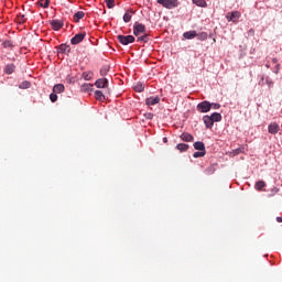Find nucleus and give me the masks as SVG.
Listing matches in <instances>:
<instances>
[{
    "label": "nucleus",
    "mask_w": 282,
    "mask_h": 282,
    "mask_svg": "<svg viewBox=\"0 0 282 282\" xmlns=\"http://www.w3.org/2000/svg\"><path fill=\"white\" fill-rule=\"evenodd\" d=\"M156 3L166 8V10H173V8H177L180 6L178 0H156Z\"/></svg>",
    "instance_id": "f257e3e1"
},
{
    "label": "nucleus",
    "mask_w": 282,
    "mask_h": 282,
    "mask_svg": "<svg viewBox=\"0 0 282 282\" xmlns=\"http://www.w3.org/2000/svg\"><path fill=\"white\" fill-rule=\"evenodd\" d=\"M117 41H119L121 45H129L135 42V37H133V35H118Z\"/></svg>",
    "instance_id": "f03ea898"
},
{
    "label": "nucleus",
    "mask_w": 282,
    "mask_h": 282,
    "mask_svg": "<svg viewBox=\"0 0 282 282\" xmlns=\"http://www.w3.org/2000/svg\"><path fill=\"white\" fill-rule=\"evenodd\" d=\"M147 32V26L144 24L135 22L133 25V34L134 36H141V34H144Z\"/></svg>",
    "instance_id": "7ed1b4c3"
},
{
    "label": "nucleus",
    "mask_w": 282,
    "mask_h": 282,
    "mask_svg": "<svg viewBox=\"0 0 282 282\" xmlns=\"http://www.w3.org/2000/svg\"><path fill=\"white\" fill-rule=\"evenodd\" d=\"M212 109L210 101H202L197 105V110L200 111V113H208V111Z\"/></svg>",
    "instance_id": "20e7f679"
},
{
    "label": "nucleus",
    "mask_w": 282,
    "mask_h": 282,
    "mask_svg": "<svg viewBox=\"0 0 282 282\" xmlns=\"http://www.w3.org/2000/svg\"><path fill=\"white\" fill-rule=\"evenodd\" d=\"M85 36H87V33H85V32L76 34L70 40L72 45H78V43H83V41H85Z\"/></svg>",
    "instance_id": "39448f33"
},
{
    "label": "nucleus",
    "mask_w": 282,
    "mask_h": 282,
    "mask_svg": "<svg viewBox=\"0 0 282 282\" xmlns=\"http://www.w3.org/2000/svg\"><path fill=\"white\" fill-rule=\"evenodd\" d=\"M95 87L97 89H107L109 87V80L107 78H99L95 82Z\"/></svg>",
    "instance_id": "423d86ee"
},
{
    "label": "nucleus",
    "mask_w": 282,
    "mask_h": 282,
    "mask_svg": "<svg viewBox=\"0 0 282 282\" xmlns=\"http://www.w3.org/2000/svg\"><path fill=\"white\" fill-rule=\"evenodd\" d=\"M51 28L55 32H58V30L63 29V25H65V22L63 20H52L51 22Z\"/></svg>",
    "instance_id": "0eeeda50"
},
{
    "label": "nucleus",
    "mask_w": 282,
    "mask_h": 282,
    "mask_svg": "<svg viewBox=\"0 0 282 282\" xmlns=\"http://www.w3.org/2000/svg\"><path fill=\"white\" fill-rule=\"evenodd\" d=\"M241 18V13H239V11H232V12H228L226 15L227 21H238V19Z\"/></svg>",
    "instance_id": "6e6552de"
},
{
    "label": "nucleus",
    "mask_w": 282,
    "mask_h": 282,
    "mask_svg": "<svg viewBox=\"0 0 282 282\" xmlns=\"http://www.w3.org/2000/svg\"><path fill=\"white\" fill-rule=\"evenodd\" d=\"M279 129H280V127H279V123H276V122H272L268 127V131L272 135H276V133H279Z\"/></svg>",
    "instance_id": "1a4fd4ad"
},
{
    "label": "nucleus",
    "mask_w": 282,
    "mask_h": 282,
    "mask_svg": "<svg viewBox=\"0 0 282 282\" xmlns=\"http://www.w3.org/2000/svg\"><path fill=\"white\" fill-rule=\"evenodd\" d=\"M160 104V97L155 96V97H148L145 99V105H148V107H152L153 105H158Z\"/></svg>",
    "instance_id": "9d476101"
},
{
    "label": "nucleus",
    "mask_w": 282,
    "mask_h": 282,
    "mask_svg": "<svg viewBox=\"0 0 282 282\" xmlns=\"http://www.w3.org/2000/svg\"><path fill=\"white\" fill-rule=\"evenodd\" d=\"M181 140H183V142H193V140H195V138L193 137V134H191L188 132H183L181 134Z\"/></svg>",
    "instance_id": "9b49d317"
},
{
    "label": "nucleus",
    "mask_w": 282,
    "mask_h": 282,
    "mask_svg": "<svg viewBox=\"0 0 282 282\" xmlns=\"http://www.w3.org/2000/svg\"><path fill=\"white\" fill-rule=\"evenodd\" d=\"M58 50L59 54H69V52H72V47L67 44L59 45Z\"/></svg>",
    "instance_id": "f8f14e48"
},
{
    "label": "nucleus",
    "mask_w": 282,
    "mask_h": 282,
    "mask_svg": "<svg viewBox=\"0 0 282 282\" xmlns=\"http://www.w3.org/2000/svg\"><path fill=\"white\" fill-rule=\"evenodd\" d=\"M203 120H204L205 126L207 127V129H213V126L215 124V122L213 121L210 116H204Z\"/></svg>",
    "instance_id": "ddd939ff"
},
{
    "label": "nucleus",
    "mask_w": 282,
    "mask_h": 282,
    "mask_svg": "<svg viewBox=\"0 0 282 282\" xmlns=\"http://www.w3.org/2000/svg\"><path fill=\"white\" fill-rule=\"evenodd\" d=\"M14 72H17V66L14 64L6 65L4 73H7L10 76V74H14Z\"/></svg>",
    "instance_id": "4468645a"
},
{
    "label": "nucleus",
    "mask_w": 282,
    "mask_h": 282,
    "mask_svg": "<svg viewBox=\"0 0 282 282\" xmlns=\"http://www.w3.org/2000/svg\"><path fill=\"white\" fill-rule=\"evenodd\" d=\"M63 91H65V85L63 84H56L53 87V94H63Z\"/></svg>",
    "instance_id": "2eb2a0df"
},
{
    "label": "nucleus",
    "mask_w": 282,
    "mask_h": 282,
    "mask_svg": "<svg viewBox=\"0 0 282 282\" xmlns=\"http://www.w3.org/2000/svg\"><path fill=\"white\" fill-rule=\"evenodd\" d=\"M184 39H187L191 41L192 39H195L197 36V31H187L183 34Z\"/></svg>",
    "instance_id": "dca6fc26"
},
{
    "label": "nucleus",
    "mask_w": 282,
    "mask_h": 282,
    "mask_svg": "<svg viewBox=\"0 0 282 282\" xmlns=\"http://www.w3.org/2000/svg\"><path fill=\"white\" fill-rule=\"evenodd\" d=\"M194 149L196 151H206V145L202 141H197L194 143Z\"/></svg>",
    "instance_id": "f3484780"
},
{
    "label": "nucleus",
    "mask_w": 282,
    "mask_h": 282,
    "mask_svg": "<svg viewBox=\"0 0 282 282\" xmlns=\"http://www.w3.org/2000/svg\"><path fill=\"white\" fill-rule=\"evenodd\" d=\"M192 2L195 6H198V8H207L208 3H206V0H192Z\"/></svg>",
    "instance_id": "a211bd4d"
},
{
    "label": "nucleus",
    "mask_w": 282,
    "mask_h": 282,
    "mask_svg": "<svg viewBox=\"0 0 282 282\" xmlns=\"http://www.w3.org/2000/svg\"><path fill=\"white\" fill-rule=\"evenodd\" d=\"M177 151H180L181 153H185V151H188V144L186 143H178L176 145Z\"/></svg>",
    "instance_id": "6ab92c4d"
},
{
    "label": "nucleus",
    "mask_w": 282,
    "mask_h": 282,
    "mask_svg": "<svg viewBox=\"0 0 282 282\" xmlns=\"http://www.w3.org/2000/svg\"><path fill=\"white\" fill-rule=\"evenodd\" d=\"M209 118L213 120V122H221V113L214 112Z\"/></svg>",
    "instance_id": "aec40b11"
},
{
    "label": "nucleus",
    "mask_w": 282,
    "mask_h": 282,
    "mask_svg": "<svg viewBox=\"0 0 282 282\" xmlns=\"http://www.w3.org/2000/svg\"><path fill=\"white\" fill-rule=\"evenodd\" d=\"M32 84L29 80H24L19 85V89H30Z\"/></svg>",
    "instance_id": "412c9836"
},
{
    "label": "nucleus",
    "mask_w": 282,
    "mask_h": 282,
    "mask_svg": "<svg viewBox=\"0 0 282 282\" xmlns=\"http://www.w3.org/2000/svg\"><path fill=\"white\" fill-rule=\"evenodd\" d=\"M256 191H263L265 188V182L264 181H258L254 185Z\"/></svg>",
    "instance_id": "4be33fe9"
},
{
    "label": "nucleus",
    "mask_w": 282,
    "mask_h": 282,
    "mask_svg": "<svg viewBox=\"0 0 282 282\" xmlns=\"http://www.w3.org/2000/svg\"><path fill=\"white\" fill-rule=\"evenodd\" d=\"M84 18H85V12L83 11H78L74 14V19L76 23H78V21H80V19H84Z\"/></svg>",
    "instance_id": "5701e85b"
},
{
    "label": "nucleus",
    "mask_w": 282,
    "mask_h": 282,
    "mask_svg": "<svg viewBox=\"0 0 282 282\" xmlns=\"http://www.w3.org/2000/svg\"><path fill=\"white\" fill-rule=\"evenodd\" d=\"M137 41L141 42V43H148L149 42V35H147V32L142 33V35H139Z\"/></svg>",
    "instance_id": "b1692460"
},
{
    "label": "nucleus",
    "mask_w": 282,
    "mask_h": 282,
    "mask_svg": "<svg viewBox=\"0 0 282 282\" xmlns=\"http://www.w3.org/2000/svg\"><path fill=\"white\" fill-rule=\"evenodd\" d=\"M37 6L40 8H50V0H39Z\"/></svg>",
    "instance_id": "393cba45"
},
{
    "label": "nucleus",
    "mask_w": 282,
    "mask_h": 282,
    "mask_svg": "<svg viewBox=\"0 0 282 282\" xmlns=\"http://www.w3.org/2000/svg\"><path fill=\"white\" fill-rule=\"evenodd\" d=\"M95 98H96V100L102 101V100H105V94H102V91H100V90H96Z\"/></svg>",
    "instance_id": "a878e982"
},
{
    "label": "nucleus",
    "mask_w": 282,
    "mask_h": 282,
    "mask_svg": "<svg viewBox=\"0 0 282 282\" xmlns=\"http://www.w3.org/2000/svg\"><path fill=\"white\" fill-rule=\"evenodd\" d=\"M83 78H84V80H91V78H94V73H91V72H84L83 73Z\"/></svg>",
    "instance_id": "bb28decb"
},
{
    "label": "nucleus",
    "mask_w": 282,
    "mask_h": 282,
    "mask_svg": "<svg viewBox=\"0 0 282 282\" xmlns=\"http://www.w3.org/2000/svg\"><path fill=\"white\" fill-rule=\"evenodd\" d=\"M94 89V85L91 84H84L82 86V91H91Z\"/></svg>",
    "instance_id": "cd10ccee"
},
{
    "label": "nucleus",
    "mask_w": 282,
    "mask_h": 282,
    "mask_svg": "<svg viewBox=\"0 0 282 282\" xmlns=\"http://www.w3.org/2000/svg\"><path fill=\"white\" fill-rule=\"evenodd\" d=\"M196 36L198 41H206V39H208V33L202 32V33H198Z\"/></svg>",
    "instance_id": "c85d7f7f"
},
{
    "label": "nucleus",
    "mask_w": 282,
    "mask_h": 282,
    "mask_svg": "<svg viewBox=\"0 0 282 282\" xmlns=\"http://www.w3.org/2000/svg\"><path fill=\"white\" fill-rule=\"evenodd\" d=\"M134 91H139V93L144 91V86L142 85V83H138V84L134 86Z\"/></svg>",
    "instance_id": "c756f323"
},
{
    "label": "nucleus",
    "mask_w": 282,
    "mask_h": 282,
    "mask_svg": "<svg viewBox=\"0 0 282 282\" xmlns=\"http://www.w3.org/2000/svg\"><path fill=\"white\" fill-rule=\"evenodd\" d=\"M107 8L111 9L116 6V0H105Z\"/></svg>",
    "instance_id": "7c9ffc66"
},
{
    "label": "nucleus",
    "mask_w": 282,
    "mask_h": 282,
    "mask_svg": "<svg viewBox=\"0 0 282 282\" xmlns=\"http://www.w3.org/2000/svg\"><path fill=\"white\" fill-rule=\"evenodd\" d=\"M3 47H14V43L10 40H7L2 43Z\"/></svg>",
    "instance_id": "2f4dec72"
},
{
    "label": "nucleus",
    "mask_w": 282,
    "mask_h": 282,
    "mask_svg": "<svg viewBox=\"0 0 282 282\" xmlns=\"http://www.w3.org/2000/svg\"><path fill=\"white\" fill-rule=\"evenodd\" d=\"M206 155V151H199V152H194L193 158H204Z\"/></svg>",
    "instance_id": "473e14b6"
},
{
    "label": "nucleus",
    "mask_w": 282,
    "mask_h": 282,
    "mask_svg": "<svg viewBox=\"0 0 282 282\" xmlns=\"http://www.w3.org/2000/svg\"><path fill=\"white\" fill-rule=\"evenodd\" d=\"M50 100L51 102H56V100H58V96L56 95V93H52L50 95Z\"/></svg>",
    "instance_id": "72a5a7b5"
},
{
    "label": "nucleus",
    "mask_w": 282,
    "mask_h": 282,
    "mask_svg": "<svg viewBox=\"0 0 282 282\" xmlns=\"http://www.w3.org/2000/svg\"><path fill=\"white\" fill-rule=\"evenodd\" d=\"M108 72H109V66H104L100 69V76H105L106 74H108Z\"/></svg>",
    "instance_id": "f704fd0d"
},
{
    "label": "nucleus",
    "mask_w": 282,
    "mask_h": 282,
    "mask_svg": "<svg viewBox=\"0 0 282 282\" xmlns=\"http://www.w3.org/2000/svg\"><path fill=\"white\" fill-rule=\"evenodd\" d=\"M243 151H246V148H243V147L238 148V149L234 150V155H239V153H243Z\"/></svg>",
    "instance_id": "c9c22d12"
},
{
    "label": "nucleus",
    "mask_w": 282,
    "mask_h": 282,
    "mask_svg": "<svg viewBox=\"0 0 282 282\" xmlns=\"http://www.w3.org/2000/svg\"><path fill=\"white\" fill-rule=\"evenodd\" d=\"M123 21H124V23H129V21H131V14L130 13H124Z\"/></svg>",
    "instance_id": "e433bc0d"
},
{
    "label": "nucleus",
    "mask_w": 282,
    "mask_h": 282,
    "mask_svg": "<svg viewBox=\"0 0 282 282\" xmlns=\"http://www.w3.org/2000/svg\"><path fill=\"white\" fill-rule=\"evenodd\" d=\"M212 106V109H220L221 108V105L219 104H210Z\"/></svg>",
    "instance_id": "4c0bfd02"
},
{
    "label": "nucleus",
    "mask_w": 282,
    "mask_h": 282,
    "mask_svg": "<svg viewBox=\"0 0 282 282\" xmlns=\"http://www.w3.org/2000/svg\"><path fill=\"white\" fill-rule=\"evenodd\" d=\"M276 221H278L279 224H282V217H276Z\"/></svg>",
    "instance_id": "58836bf2"
},
{
    "label": "nucleus",
    "mask_w": 282,
    "mask_h": 282,
    "mask_svg": "<svg viewBox=\"0 0 282 282\" xmlns=\"http://www.w3.org/2000/svg\"><path fill=\"white\" fill-rule=\"evenodd\" d=\"M272 192H273V193H279V188L274 187V188L272 189Z\"/></svg>",
    "instance_id": "ea45409f"
},
{
    "label": "nucleus",
    "mask_w": 282,
    "mask_h": 282,
    "mask_svg": "<svg viewBox=\"0 0 282 282\" xmlns=\"http://www.w3.org/2000/svg\"><path fill=\"white\" fill-rule=\"evenodd\" d=\"M21 21H22V23L25 21V15L21 17Z\"/></svg>",
    "instance_id": "a19ab883"
},
{
    "label": "nucleus",
    "mask_w": 282,
    "mask_h": 282,
    "mask_svg": "<svg viewBox=\"0 0 282 282\" xmlns=\"http://www.w3.org/2000/svg\"><path fill=\"white\" fill-rule=\"evenodd\" d=\"M163 142H169V139L164 138V139H163Z\"/></svg>",
    "instance_id": "79ce46f5"
},
{
    "label": "nucleus",
    "mask_w": 282,
    "mask_h": 282,
    "mask_svg": "<svg viewBox=\"0 0 282 282\" xmlns=\"http://www.w3.org/2000/svg\"><path fill=\"white\" fill-rule=\"evenodd\" d=\"M278 61H276V58H273V63H276Z\"/></svg>",
    "instance_id": "37998d69"
}]
</instances>
